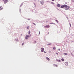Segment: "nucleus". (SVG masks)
Returning <instances> with one entry per match:
<instances>
[{"instance_id":"obj_1","label":"nucleus","mask_w":74,"mask_h":74,"mask_svg":"<svg viewBox=\"0 0 74 74\" xmlns=\"http://www.w3.org/2000/svg\"><path fill=\"white\" fill-rule=\"evenodd\" d=\"M61 8H64V10H69V8H70V7L69 6H67L66 5H64L61 6V7H60Z\"/></svg>"},{"instance_id":"obj_2","label":"nucleus","mask_w":74,"mask_h":74,"mask_svg":"<svg viewBox=\"0 0 74 74\" xmlns=\"http://www.w3.org/2000/svg\"><path fill=\"white\" fill-rule=\"evenodd\" d=\"M30 37V35H27V36H26V37H25V39L27 40L28 39V38H29Z\"/></svg>"},{"instance_id":"obj_3","label":"nucleus","mask_w":74,"mask_h":74,"mask_svg":"<svg viewBox=\"0 0 74 74\" xmlns=\"http://www.w3.org/2000/svg\"><path fill=\"white\" fill-rule=\"evenodd\" d=\"M44 27L47 28H49V25H47L45 26V27Z\"/></svg>"},{"instance_id":"obj_4","label":"nucleus","mask_w":74,"mask_h":74,"mask_svg":"<svg viewBox=\"0 0 74 74\" xmlns=\"http://www.w3.org/2000/svg\"><path fill=\"white\" fill-rule=\"evenodd\" d=\"M69 64L68 62H66L64 63V65H65V66H68V65Z\"/></svg>"},{"instance_id":"obj_5","label":"nucleus","mask_w":74,"mask_h":74,"mask_svg":"<svg viewBox=\"0 0 74 74\" xmlns=\"http://www.w3.org/2000/svg\"><path fill=\"white\" fill-rule=\"evenodd\" d=\"M3 1H4V3H8V0H3Z\"/></svg>"},{"instance_id":"obj_6","label":"nucleus","mask_w":74,"mask_h":74,"mask_svg":"<svg viewBox=\"0 0 74 74\" xmlns=\"http://www.w3.org/2000/svg\"><path fill=\"white\" fill-rule=\"evenodd\" d=\"M44 3V1H40V4H41V5H43V4Z\"/></svg>"},{"instance_id":"obj_7","label":"nucleus","mask_w":74,"mask_h":74,"mask_svg":"<svg viewBox=\"0 0 74 74\" xmlns=\"http://www.w3.org/2000/svg\"><path fill=\"white\" fill-rule=\"evenodd\" d=\"M57 7H61V6H60V5L59 4H57Z\"/></svg>"},{"instance_id":"obj_8","label":"nucleus","mask_w":74,"mask_h":74,"mask_svg":"<svg viewBox=\"0 0 74 74\" xmlns=\"http://www.w3.org/2000/svg\"><path fill=\"white\" fill-rule=\"evenodd\" d=\"M44 52V48H41V52Z\"/></svg>"},{"instance_id":"obj_9","label":"nucleus","mask_w":74,"mask_h":74,"mask_svg":"<svg viewBox=\"0 0 74 74\" xmlns=\"http://www.w3.org/2000/svg\"><path fill=\"white\" fill-rule=\"evenodd\" d=\"M3 8H2V6H0V10H3Z\"/></svg>"},{"instance_id":"obj_10","label":"nucleus","mask_w":74,"mask_h":74,"mask_svg":"<svg viewBox=\"0 0 74 74\" xmlns=\"http://www.w3.org/2000/svg\"><path fill=\"white\" fill-rule=\"evenodd\" d=\"M46 59H47V60H48V61H49V58H46Z\"/></svg>"},{"instance_id":"obj_11","label":"nucleus","mask_w":74,"mask_h":74,"mask_svg":"<svg viewBox=\"0 0 74 74\" xmlns=\"http://www.w3.org/2000/svg\"><path fill=\"white\" fill-rule=\"evenodd\" d=\"M30 34V31H29V32H28V34Z\"/></svg>"},{"instance_id":"obj_12","label":"nucleus","mask_w":74,"mask_h":74,"mask_svg":"<svg viewBox=\"0 0 74 74\" xmlns=\"http://www.w3.org/2000/svg\"><path fill=\"white\" fill-rule=\"evenodd\" d=\"M64 55H67V54L66 53H64Z\"/></svg>"},{"instance_id":"obj_13","label":"nucleus","mask_w":74,"mask_h":74,"mask_svg":"<svg viewBox=\"0 0 74 74\" xmlns=\"http://www.w3.org/2000/svg\"><path fill=\"white\" fill-rule=\"evenodd\" d=\"M15 40H16V42L18 41V39H16Z\"/></svg>"},{"instance_id":"obj_14","label":"nucleus","mask_w":74,"mask_h":74,"mask_svg":"<svg viewBox=\"0 0 74 74\" xmlns=\"http://www.w3.org/2000/svg\"><path fill=\"white\" fill-rule=\"evenodd\" d=\"M51 4L53 5L54 4V3L53 2H51Z\"/></svg>"},{"instance_id":"obj_15","label":"nucleus","mask_w":74,"mask_h":74,"mask_svg":"<svg viewBox=\"0 0 74 74\" xmlns=\"http://www.w3.org/2000/svg\"><path fill=\"white\" fill-rule=\"evenodd\" d=\"M61 60H62V61H64V60H63V59H61Z\"/></svg>"},{"instance_id":"obj_16","label":"nucleus","mask_w":74,"mask_h":74,"mask_svg":"<svg viewBox=\"0 0 74 74\" xmlns=\"http://www.w3.org/2000/svg\"><path fill=\"white\" fill-rule=\"evenodd\" d=\"M54 66H55V67H58V66L57 65L54 64Z\"/></svg>"},{"instance_id":"obj_17","label":"nucleus","mask_w":74,"mask_h":74,"mask_svg":"<svg viewBox=\"0 0 74 74\" xmlns=\"http://www.w3.org/2000/svg\"><path fill=\"white\" fill-rule=\"evenodd\" d=\"M29 26H27V29H29Z\"/></svg>"},{"instance_id":"obj_18","label":"nucleus","mask_w":74,"mask_h":74,"mask_svg":"<svg viewBox=\"0 0 74 74\" xmlns=\"http://www.w3.org/2000/svg\"><path fill=\"white\" fill-rule=\"evenodd\" d=\"M58 62H61V61H60V60H58Z\"/></svg>"},{"instance_id":"obj_19","label":"nucleus","mask_w":74,"mask_h":74,"mask_svg":"<svg viewBox=\"0 0 74 74\" xmlns=\"http://www.w3.org/2000/svg\"><path fill=\"white\" fill-rule=\"evenodd\" d=\"M32 24L34 25H36V24L35 23H32Z\"/></svg>"},{"instance_id":"obj_20","label":"nucleus","mask_w":74,"mask_h":74,"mask_svg":"<svg viewBox=\"0 0 74 74\" xmlns=\"http://www.w3.org/2000/svg\"><path fill=\"white\" fill-rule=\"evenodd\" d=\"M55 21H56V22H57V23H58V21H57V20H55Z\"/></svg>"},{"instance_id":"obj_21","label":"nucleus","mask_w":74,"mask_h":74,"mask_svg":"<svg viewBox=\"0 0 74 74\" xmlns=\"http://www.w3.org/2000/svg\"><path fill=\"white\" fill-rule=\"evenodd\" d=\"M36 43V41H35L34 42V43Z\"/></svg>"},{"instance_id":"obj_22","label":"nucleus","mask_w":74,"mask_h":74,"mask_svg":"<svg viewBox=\"0 0 74 74\" xmlns=\"http://www.w3.org/2000/svg\"><path fill=\"white\" fill-rule=\"evenodd\" d=\"M50 24H54V23H50Z\"/></svg>"},{"instance_id":"obj_23","label":"nucleus","mask_w":74,"mask_h":74,"mask_svg":"<svg viewBox=\"0 0 74 74\" xmlns=\"http://www.w3.org/2000/svg\"><path fill=\"white\" fill-rule=\"evenodd\" d=\"M53 49H54V50L55 49V47L53 48Z\"/></svg>"},{"instance_id":"obj_24","label":"nucleus","mask_w":74,"mask_h":74,"mask_svg":"<svg viewBox=\"0 0 74 74\" xmlns=\"http://www.w3.org/2000/svg\"><path fill=\"white\" fill-rule=\"evenodd\" d=\"M23 45H24V43H22V46H23Z\"/></svg>"},{"instance_id":"obj_25","label":"nucleus","mask_w":74,"mask_h":74,"mask_svg":"<svg viewBox=\"0 0 74 74\" xmlns=\"http://www.w3.org/2000/svg\"><path fill=\"white\" fill-rule=\"evenodd\" d=\"M56 55H58V53H56Z\"/></svg>"},{"instance_id":"obj_26","label":"nucleus","mask_w":74,"mask_h":74,"mask_svg":"<svg viewBox=\"0 0 74 74\" xmlns=\"http://www.w3.org/2000/svg\"><path fill=\"white\" fill-rule=\"evenodd\" d=\"M69 25L70 26V27H71V24L69 23Z\"/></svg>"},{"instance_id":"obj_27","label":"nucleus","mask_w":74,"mask_h":74,"mask_svg":"<svg viewBox=\"0 0 74 74\" xmlns=\"http://www.w3.org/2000/svg\"><path fill=\"white\" fill-rule=\"evenodd\" d=\"M52 1H54V0H51Z\"/></svg>"},{"instance_id":"obj_28","label":"nucleus","mask_w":74,"mask_h":74,"mask_svg":"<svg viewBox=\"0 0 74 74\" xmlns=\"http://www.w3.org/2000/svg\"><path fill=\"white\" fill-rule=\"evenodd\" d=\"M50 45V44H48V45Z\"/></svg>"},{"instance_id":"obj_29","label":"nucleus","mask_w":74,"mask_h":74,"mask_svg":"<svg viewBox=\"0 0 74 74\" xmlns=\"http://www.w3.org/2000/svg\"><path fill=\"white\" fill-rule=\"evenodd\" d=\"M44 52V53H46V52L45 51H43V52Z\"/></svg>"},{"instance_id":"obj_30","label":"nucleus","mask_w":74,"mask_h":74,"mask_svg":"<svg viewBox=\"0 0 74 74\" xmlns=\"http://www.w3.org/2000/svg\"><path fill=\"white\" fill-rule=\"evenodd\" d=\"M39 34H40V32H39V33H38Z\"/></svg>"},{"instance_id":"obj_31","label":"nucleus","mask_w":74,"mask_h":74,"mask_svg":"<svg viewBox=\"0 0 74 74\" xmlns=\"http://www.w3.org/2000/svg\"><path fill=\"white\" fill-rule=\"evenodd\" d=\"M59 51H60V49H59Z\"/></svg>"},{"instance_id":"obj_32","label":"nucleus","mask_w":74,"mask_h":74,"mask_svg":"<svg viewBox=\"0 0 74 74\" xmlns=\"http://www.w3.org/2000/svg\"><path fill=\"white\" fill-rule=\"evenodd\" d=\"M49 34V32H48V34Z\"/></svg>"},{"instance_id":"obj_33","label":"nucleus","mask_w":74,"mask_h":74,"mask_svg":"<svg viewBox=\"0 0 74 74\" xmlns=\"http://www.w3.org/2000/svg\"><path fill=\"white\" fill-rule=\"evenodd\" d=\"M49 52H50V51H49Z\"/></svg>"}]
</instances>
